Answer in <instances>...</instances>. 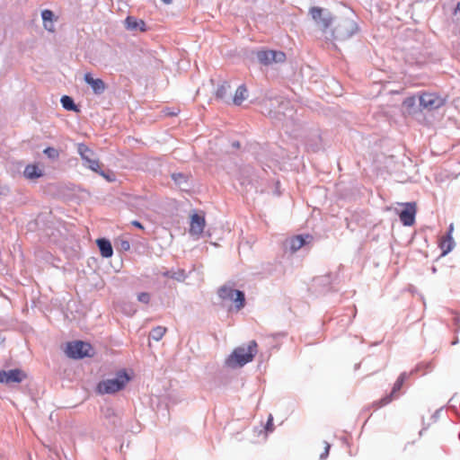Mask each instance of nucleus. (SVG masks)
I'll return each instance as SVG.
<instances>
[{"instance_id":"1","label":"nucleus","mask_w":460,"mask_h":460,"mask_svg":"<svg viewBox=\"0 0 460 460\" xmlns=\"http://www.w3.org/2000/svg\"><path fill=\"white\" fill-rule=\"evenodd\" d=\"M257 342L251 341L247 345L235 348L226 359V365L229 367H241L252 361L257 353Z\"/></svg>"},{"instance_id":"2","label":"nucleus","mask_w":460,"mask_h":460,"mask_svg":"<svg viewBox=\"0 0 460 460\" xmlns=\"http://www.w3.org/2000/svg\"><path fill=\"white\" fill-rule=\"evenodd\" d=\"M131 377L125 369H120L112 378L102 380L96 386V392L100 394H113L123 390Z\"/></svg>"},{"instance_id":"3","label":"nucleus","mask_w":460,"mask_h":460,"mask_svg":"<svg viewBox=\"0 0 460 460\" xmlns=\"http://www.w3.org/2000/svg\"><path fill=\"white\" fill-rule=\"evenodd\" d=\"M394 210L403 226H412L416 222L417 203H396L394 208L388 207L386 210Z\"/></svg>"},{"instance_id":"4","label":"nucleus","mask_w":460,"mask_h":460,"mask_svg":"<svg viewBox=\"0 0 460 460\" xmlns=\"http://www.w3.org/2000/svg\"><path fill=\"white\" fill-rule=\"evenodd\" d=\"M57 198L64 201H82L88 198V193L73 184L61 185L57 188Z\"/></svg>"},{"instance_id":"5","label":"nucleus","mask_w":460,"mask_h":460,"mask_svg":"<svg viewBox=\"0 0 460 460\" xmlns=\"http://www.w3.org/2000/svg\"><path fill=\"white\" fill-rule=\"evenodd\" d=\"M421 111H432L441 108L446 103V98L436 93H422L418 96Z\"/></svg>"},{"instance_id":"6","label":"nucleus","mask_w":460,"mask_h":460,"mask_svg":"<svg viewBox=\"0 0 460 460\" xmlns=\"http://www.w3.org/2000/svg\"><path fill=\"white\" fill-rule=\"evenodd\" d=\"M217 295L222 300L234 302L237 310H240L244 306L245 294L242 290L234 289L232 287L224 285L218 288Z\"/></svg>"},{"instance_id":"7","label":"nucleus","mask_w":460,"mask_h":460,"mask_svg":"<svg viewBox=\"0 0 460 460\" xmlns=\"http://www.w3.org/2000/svg\"><path fill=\"white\" fill-rule=\"evenodd\" d=\"M358 31L357 22L350 18L341 19L333 30L336 40H345L352 37Z\"/></svg>"},{"instance_id":"8","label":"nucleus","mask_w":460,"mask_h":460,"mask_svg":"<svg viewBox=\"0 0 460 460\" xmlns=\"http://www.w3.org/2000/svg\"><path fill=\"white\" fill-rule=\"evenodd\" d=\"M93 349L90 343L83 341H75L67 342L66 354L68 358L74 359H81L90 357V351Z\"/></svg>"},{"instance_id":"9","label":"nucleus","mask_w":460,"mask_h":460,"mask_svg":"<svg viewBox=\"0 0 460 460\" xmlns=\"http://www.w3.org/2000/svg\"><path fill=\"white\" fill-rule=\"evenodd\" d=\"M309 13L318 28L323 32L326 31L333 22V16L327 9L314 6L310 8Z\"/></svg>"},{"instance_id":"10","label":"nucleus","mask_w":460,"mask_h":460,"mask_svg":"<svg viewBox=\"0 0 460 460\" xmlns=\"http://www.w3.org/2000/svg\"><path fill=\"white\" fill-rule=\"evenodd\" d=\"M65 232L66 228L60 219L56 222L49 221L46 227L42 230L41 237L56 243L65 235Z\"/></svg>"},{"instance_id":"11","label":"nucleus","mask_w":460,"mask_h":460,"mask_svg":"<svg viewBox=\"0 0 460 460\" xmlns=\"http://www.w3.org/2000/svg\"><path fill=\"white\" fill-rule=\"evenodd\" d=\"M77 152L84 161V166L93 172H98V169H100L99 160L92 149H90L86 145L80 143L77 145Z\"/></svg>"},{"instance_id":"12","label":"nucleus","mask_w":460,"mask_h":460,"mask_svg":"<svg viewBox=\"0 0 460 460\" xmlns=\"http://www.w3.org/2000/svg\"><path fill=\"white\" fill-rule=\"evenodd\" d=\"M258 61L263 66L273 63H283L286 60V54L277 50H259L256 52Z\"/></svg>"},{"instance_id":"13","label":"nucleus","mask_w":460,"mask_h":460,"mask_svg":"<svg viewBox=\"0 0 460 460\" xmlns=\"http://www.w3.org/2000/svg\"><path fill=\"white\" fill-rule=\"evenodd\" d=\"M205 226V213L203 211H193L190 215V234L199 238L202 234Z\"/></svg>"},{"instance_id":"14","label":"nucleus","mask_w":460,"mask_h":460,"mask_svg":"<svg viewBox=\"0 0 460 460\" xmlns=\"http://www.w3.org/2000/svg\"><path fill=\"white\" fill-rule=\"evenodd\" d=\"M261 176L251 165H244L240 169L238 181L242 185H255Z\"/></svg>"},{"instance_id":"15","label":"nucleus","mask_w":460,"mask_h":460,"mask_svg":"<svg viewBox=\"0 0 460 460\" xmlns=\"http://www.w3.org/2000/svg\"><path fill=\"white\" fill-rule=\"evenodd\" d=\"M26 377V374L19 369H10V370H0V383L10 385L13 383H21Z\"/></svg>"},{"instance_id":"16","label":"nucleus","mask_w":460,"mask_h":460,"mask_svg":"<svg viewBox=\"0 0 460 460\" xmlns=\"http://www.w3.org/2000/svg\"><path fill=\"white\" fill-rule=\"evenodd\" d=\"M415 370L411 371V373H407V372H402L399 377L397 378V380L395 381L394 386H393V389L390 393V394L383 397L379 402H378V404L380 407L382 406H385L386 404H388L389 402H391V401L393 400V396L398 393L401 388L402 387L403 385V383L405 382V380L410 376L411 374H412Z\"/></svg>"},{"instance_id":"17","label":"nucleus","mask_w":460,"mask_h":460,"mask_svg":"<svg viewBox=\"0 0 460 460\" xmlns=\"http://www.w3.org/2000/svg\"><path fill=\"white\" fill-rule=\"evenodd\" d=\"M313 240L314 237L311 234H298L288 240L287 245L289 246L292 252H296L303 246L311 243Z\"/></svg>"},{"instance_id":"18","label":"nucleus","mask_w":460,"mask_h":460,"mask_svg":"<svg viewBox=\"0 0 460 460\" xmlns=\"http://www.w3.org/2000/svg\"><path fill=\"white\" fill-rule=\"evenodd\" d=\"M84 82L91 86L96 95L102 94L106 90V84L101 78H93L91 73H86L84 76Z\"/></svg>"},{"instance_id":"19","label":"nucleus","mask_w":460,"mask_h":460,"mask_svg":"<svg viewBox=\"0 0 460 460\" xmlns=\"http://www.w3.org/2000/svg\"><path fill=\"white\" fill-rule=\"evenodd\" d=\"M175 185L182 191H187L192 185V179L189 174L174 172L171 175Z\"/></svg>"},{"instance_id":"20","label":"nucleus","mask_w":460,"mask_h":460,"mask_svg":"<svg viewBox=\"0 0 460 460\" xmlns=\"http://www.w3.org/2000/svg\"><path fill=\"white\" fill-rule=\"evenodd\" d=\"M290 102L286 100H282L279 103V107L275 111H270V114L272 117H277L279 120H282V118L279 116H283V119L292 118L293 116V109L289 108Z\"/></svg>"},{"instance_id":"21","label":"nucleus","mask_w":460,"mask_h":460,"mask_svg":"<svg viewBox=\"0 0 460 460\" xmlns=\"http://www.w3.org/2000/svg\"><path fill=\"white\" fill-rule=\"evenodd\" d=\"M96 244L103 258H111L113 255V248L109 239L99 238L96 240Z\"/></svg>"},{"instance_id":"22","label":"nucleus","mask_w":460,"mask_h":460,"mask_svg":"<svg viewBox=\"0 0 460 460\" xmlns=\"http://www.w3.org/2000/svg\"><path fill=\"white\" fill-rule=\"evenodd\" d=\"M230 90V84L227 82H223L220 85L217 86L216 90V98L217 100H220L224 102L225 103H230V101L232 100L229 95L228 92Z\"/></svg>"},{"instance_id":"23","label":"nucleus","mask_w":460,"mask_h":460,"mask_svg":"<svg viewBox=\"0 0 460 460\" xmlns=\"http://www.w3.org/2000/svg\"><path fill=\"white\" fill-rule=\"evenodd\" d=\"M126 28L129 31H146V23L143 20H138L133 16H128L125 20Z\"/></svg>"},{"instance_id":"24","label":"nucleus","mask_w":460,"mask_h":460,"mask_svg":"<svg viewBox=\"0 0 460 460\" xmlns=\"http://www.w3.org/2000/svg\"><path fill=\"white\" fill-rule=\"evenodd\" d=\"M162 275L165 278L172 279L180 282L184 281L185 279L187 278L185 270L181 269L168 270L164 271Z\"/></svg>"},{"instance_id":"25","label":"nucleus","mask_w":460,"mask_h":460,"mask_svg":"<svg viewBox=\"0 0 460 460\" xmlns=\"http://www.w3.org/2000/svg\"><path fill=\"white\" fill-rule=\"evenodd\" d=\"M247 98V88L244 84H241L235 91L234 97L232 98V102L234 105H241L242 102Z\"/></svg>"},{"instance_id":"26","label":"nucleus","mask_w":460,"mask_h":460,"mask_svg":"<svg viewBox=\"0 0 460 460\" xmlns=\"http://www.w3.org/2000/svg\"><path fill=\"white\" fill-rule=\"evenodd\" d=\"M439 246L442 250V255H447L455 247V241L453 236H450V234H446L443 240H441Z\"/></svg>"},{"instance_id":"27","label":"nucleus","mask_w":460,"mask_h":460,"mask_svg":"<svg viewBox=\"0 0 460 460\" xmlns=\"http://www.w3.org/2000/svg\"><path fill=\"white\" fill-rule=\"evenodd\" d=\"M24 176L27 179L34 180L42 176L41 170L35 164H28L23 172Z\"/></svg>"},{"instance_id":"28","label":"nucleus","mask_w":460,"mask_h":460,"mask_svg":"<svg viewBox=\"0 0 460 460\" xmlns=\"http://www.w3.org/2000/svg\"><path fill=\"white\" fill-rule=\"evenodd\" d=\"M41 18L43 21V26L46 30L51 31L53 30L52 21L54 13L51 10L45 9L41 12Z\"/></svg>"},{"instance_id":"29","label":"nucleus","mask_w":460,"mask_h":460,"mask_svg":"<svg viewBox=\"0 0 460 460\" xmlns=\"http://www.w3.org/2000/svg\"><path fill=\"white\" fill-rule=\"evenodd\" d=\"M60 102L65 110L69 111H78V108L72 97L68 95H63L60 99Z\"/></svg>"},{"instance_id":"30","label":"nucleus","mask_w":460,"mask_h":460,"mask_svg":"<svg viewBox=\"0 0 460 460\" xmlns=\"http://www.w3.org/2000/svg\"><path fill=\"white\" fill-rule=\"evenodd\" d=\"M166 332V328L163 326H156L153 328L149 333V338L154 341H160Z\"/></svg>"},{"instance_id":"31","label":"nucleus","mask_w":460,"mask_h":460,"mask_svg":"<svg viewBox=\"0 0 460 460\" xmlns=\"http://www.w3.org/2000/svg\"><path fill=\"white\" fill-rule=\"evenodd\" d=\"M44 155H46L49 159L56 160L59 157V152L51 146H48L43 151Z\"/></svg>"},{"instance_id":"32","label":"nucleus","mask_w":460,"mask_h":460,"mask_svg":"<svg viewBox=\"0 0 460 460\" xmlns=\"http://www.w3.org/2000/svg\"><path fill=\"white\" fill-rule=\"evenodd\" d=\"M100 175H102L104 179H106L109 182H112L116 181V176L113 172L111 171H102L101 169H98V172H96Z\"/></svg>"},{"instance_id":"33","label":"nucleus","mask_w":460,"mask_h":460,"mask_svg":"<svg viewBox=\"0 0 460 460\" xmlns=\"http://www.w3.org/2000/svg\"><path fill=\"white\" fill-rule=\"evenodd\" d=\"M151 296L148 292H141L137 295V300L143 304H148L150 302Z\"/></svg>"},{"instance_id":"34","label":"nucleus","mask_w":460,"mask_h":460,"mask_svg":"<svg viewBox=\"0 0 460 460\" xmlns=\"http://www.w3.org/2000/svg\"><path fill=\"white\" fill-rule=\"evenodd\" d=\"M417 102H419L418 96H411L404 100L403 104L408 108H411L415 106Z\"/></svg>"},{"instance_id":"35","label":"nucleus","mask_w":460,"mask_h":460,"mask_svg":"<svg viewBox=\"0 0 460 460\" xmlns=\"http://www.w3.org/2000/svg\"><path fill=\"white\" fill-rule=\"evenodd\" d=\"M332 279V276L331 274H327V275L322 276L320 278H317L315 279V281L318 284L326 285V284H330Z\"/></svg>"},{"instance_id":"36","label":"nucleus","mask_w":460,"mask_h":460,"mask_svg":"<svg viewBox=\"0 0 460 460\" xmlns=\"http://www.w3.org/2000/svg\"><path fill=\"white\" fill-rule=\"evenodd\" d=\"M273 429V417L272 415H270L265 425V430L266 432H272Z\"/></svg>"},{"instance_id":"37","label":"nucleus","mask_w":460,"mask_h":460,"mask_svg":"<svg viewBox=\"0 0 460 460\" xmlns=\"http://www.w3.org/2000/svg\"><path fill=\"white\" fill-rule=\"evenodd\" d=\"M324 443H325L324 451L321 454L320 460H324L329 456L331 445L328 442H324Z\"/></svg>"},{"instance_id":"38","label":"nucleus","mask_w":460,"mask_h":460,"mask_svg":"<svg viewBox=\"0 0 460 460\" xmlns=\"http://www.w3.org/2000/svg\"><path fill=\"white\" fill-rule=\"evenodd\" d=\"M164 111L165 115L176 116L180 112V110L176 109V108H166Z\"/></svg>"},{"instance_id":"39","label":"nucleus","mask_w":460,"mask_h":460,"mask_svg":"<svg viewBox=\"0 0 460 460\" xmlns=\"http://www.w3.org/2000/svg\"><path fill=\"white\" fill-rule=\"evenodd\" d=\"M120 249L123 251H128L130 249V243L127 240H122L120 242Z\"/></svg>"},{"instance_id":"40","label":"nucleus","mask_w":460,"mask_h":460,"mask_svg":"<svg viewBox=\"0 0 460 460\" xmlns=\"http://www.w3.org/2000/svg\"><path fill=\"white\" fill-rule=\"evenodd\" d=\"M105 417L106 418H111V417H117L115 411L112 408H107L105 411Z\"/></svg>"},{"instance_id":"41","label":"nucleus","mask_w":460,"mask_h":460,"mask_svg":"<svg viewBox=\"0 0 460 460\" xmlns=\"http://www.w3.org/2000/svg\"><path fill=\"white\" fill-rule=\"evenodd\" d=\"M306 147H307L309 150L313 151V152H316V151H318V150L320 149V145H319V143H315V144H314V145H311V144H309V143H306Z\"/></svg>"},{"instance_id":"42","label":"nucleus","mask_w":460,"mask_h":460,"mask_svg":"<svg viewBox=\"0 0 460 460\" xmlns=\"http://www.w3.org/2000/svg\"><path fill=\"white\" fill-rule=\"evenodd\" d=\"M279 186H280V182L279 181H277L275 182V189H274V194L276 197H279V195H280Z\"/></svg>"},{"instance_id":"43","label":"nucleus","mask_w":460,"mask_h":460,"mask_svg":"<svg viewBox=\"0 0 460 460\" xmlns=\"http://www.w3.org/2000/svg\"><path fill=\"white\" fill-rule=\"evenodd\" d=\"M131 225L134 226L135 227L139 228V229H144L143 225L139 221H137V220H133L131 222Z\"/></svg>"},{"instance_id":"44","label":"nucleus","mask_w":460,"mask_h":460,"mask_svg":"<svg viewBox=\"0 0 460 460\" xmlns=\"http://www.w3.org/2000/svg\"><path fill=\"white\" fill-rule=\"evenodd\" d=\"M454 231V225L453 224H450L449 226H448V229H447V234H450V236H452V233Z\"/></svg>"},{"instance_id":"45","label":"nucleus","mask_w":460,"mask_h":460,"mask_svg":"<svg viewBox=\"0 0 460 460\" xmlns=\"http://www.w3.org/2000/svg\"><path fill=\"white\" fill-rule=\"evenodd\" d=\"M386 159L389 162V166H388L389 168L391 166H394L395 164H394V161L393 160V158H386Z\"/></svg>"},{"instance_id":"46","label":"nucleus","mask_w":460,"mask_h":460,"mask_svg":"<svg viewBox=\"0 0 460 460\" xmlns=\"http://www.w3.org/2000/svg\"><path fill=\"white\" fill-rule=\"evenodd\" d=\"M9 191L8 188H2V190L0 191V194L5 195Z\"/></svg>"},{"instance_id":"47","label":"nucleus","mask_w":460,"mask_h":460,"mask_svg":"<svg viewBox=\"0 0 460 460\" xmlns=\"http://www.w3.org/2000/svg\"><path fill=\"white\" fill-rule=\"evenodd\" d=\"M232 146L234 148H238L240 146V143L238 141H234L232 143Z\"/></svg>"},{"instance_id":"48","label":"nucleus","mask_w":460,"mask_h":460,"mask_svg":"<svg viewBox=\"0 0 460 460\" xmlns=\"http://www.w3.org/2000/svg\"><path fill=\"white\" fill-rule=\"evenodd\" d=\"M460 13V3H458L455 8V13Z\"/></svg>"},{"instance_id":"49","label":"nucleus","mask_w":460,"mask_h":460,"mask_svg":"<svg viewBox=\"0 0 460 460\" xmlns=\"http://www.w3.org/2000/svg\"><path fill=\"white\" fill-rule=\"evenodd\" d=\"M161 1L164 2L166 4H170L172 2V0H161Z\"/></svg>"},{"instance_id":"50","label":"nucleus","mask_w":460,"mask_h":460,"mask_svg":"<svg viewBox=\"0 0 460 460\" xmlns=\"http://www.w3.org/2000/svg\"><path fill=\"white\" fill-rule=\"evenodd\" d=\"M349 198H350V197H349V196H348V195H342V196L341 197V199H349Z\"/></svg>"},{"instance_id":"51","label":"nucleus","mask_w":460,"mask_h":460,"mask_svg":"<svg viewBox=\"0 0 460 460\" xmlns=\"http://www.w3.org/2000/svg\"><path fill=\"white\" fill-rule=\"evenodd\" d=\"M457 342H458V340L456 339L455 341H452V345H456Z\"/></svg>"},{"instance_id":"52","label":"nucleus","mask_w":460,"mask_h":460,"mask_svg":"<svg viewBox=\"0 0 460 460\" xmlns=\"http://www.w3.org/2000/svg\"><path fill=\"white\" fill-rule=\"evenodd\" d=\"M315 139H316L317 141H320V137H319L318 135H317V136H315Z\"/></svg>"},{"instance_id":"53","label":"nucleus","mask_w":460,"mask_h":460,"mask_svg":"<svg viewBox=\"0 0 460 460\" xmlns=\"http://www.w3.org/2000/svg\"><path fill=\"white\" fill-rule=\"evenodd\" d=\"M134 313H136V310H133L132 313H129V314H133Z\"/></svg>"}]
</instances>
